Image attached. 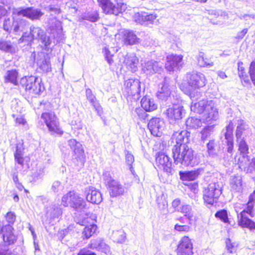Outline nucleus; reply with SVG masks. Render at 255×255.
<instances>
[{
  "label": "nucleus",
  "instance_id": "nucleus-1",
  "mask_svg": "<svg viewBox=\"0 0 255 255\" xmlns=\"http://www.w3.org/2000/svg\"><path fill=\"white\" fill-rule=\"evenodd\" d=\"M179 147L172 148V156L174 163L185 166H193L199 163L195 151L188 144L180 145Z\"/></svg>",
  "mask_w": 255,
  "mask_h": 255
},
{
  "label": "nucleus",
  "instance_id": "nucleus-2",
  "mask_svg": "<svg viewBox=\"0 0 255 255\" xmlns=\"http://www.w3.org/2000/svg\"><path fill=\"white\" fill-rule=\"evenodd\" d=\"M255 200V191H254L249 197V200L247 204V207L244 209L240 213L238 210L240 208L241 204H236L235 207L236 212L237 214L238 224L242 228H248L251 230H255V222L249 219L248 215L251 217L254 216V201Z\"/></svg>",
  "mask_w": 255,
  "mask_h": 255
},
{
  "label": "nucleus",
  "instance_id": "nucleus-3",
  "mask_svg": "<svg viewBox=\"0 0 255 255\" xmlns=\"http://www.w3.org/2000/svg\"><path fill=\"white\" fill-rule=\"evenodd\" d=\"M222 186L219 182H212L203 191L204 202L209 205L216 202L222 194Z\"/></svg>",
  "mask_w": 255,
  "mask_h": 255
},
{
  "label": "nucleus",
  "instance_id": "nucleus-4",
  "mask_svg": "<svg viewBox=\"0 0 255 255\" xmlns=\"http://www.w3.org/2000/svg\"><path fill=\"white\" fill-rule=\"evenodd\" d=\"M27 25V21L19 18H16L6 17L4 19L2 24L3 29L8 33L13 32L17 33L23 31Z\"/></svg>",
  "mask_w": 255,
  "mask_h": 255
},
{
  "label": "nucleus",
  "instance_id": "nucleus-5",
  "mask_svg": "<svg viewBox=\"0 0 255 255\" xmlns=\"http://www.w3.org/2000/svg\"><path fill=\"white\" fill-rule=\"evenodd\" d=\"M20 85L25 88L26 91L35 94H40L43 89L40 81L34 76H25L20 80Z\"/></svg>",
  "mask_w": 255,
  "mask_h": 255
},
{
  "label": "nucleus",
  "instance_id": "nucleus-6",
  "mask_svg": "<svg viewBox=\"0 0 255 255\" xmlns=\"http://www.w3.org/2000/svg\"><path fill=\"white\" fill-rule=\"evenodd\" d=\"M42 119L51 134H63L59 123L55 114L52 113H44L41 115Z\"/></svg>",
  "mask_w": 255,
  "mask_h": 255
},
{
  "label": "nucleus",
  "instance_id": "nucleus-7",
  "mask_svg": "<svg viewBox=\"0 0 255 255\" xmlns=\"http://www.w3.org/2000/svg\"><path fill=\"white\" fill-rule=\"evenodd\" d=\"M98 1L106 14L118 15L127 8L126 4L122 2L118 3L116 5L110 0H98Z\"/></svg>",
  "mask_w": 255,
  "mask_h": 255
},
{
  "label": "nucleus",
  "instance_id": "nucleus-8",
  "mask_svg": "<svg viewBox=\"0 0 255 255\" xmlns=\"http://www.w3.org/2000/svg\"><path fill=\"white\" fill-rule=\"evenodd\" d=\"M124 92L127 97H132L134 100L138 99L140 92V82L138 79H129L124 83Z\"/></svg>",
  "mask_w": 255,
  "mask_h": 255
},
{
  "label": "nucleus",
  "instance_id": "nucleus-9",
  "mask_svg": "<svg viewBox=\"0 0 255 255\" xmlns=\"http://www.w3.org/2000/svg\"><path fill=\"white\" fill-rule=\"evenodd\" d=\"M30 35L32 40H38L40 41L46 49L51 43V40L46 32L39 27L31 26L30 28Z\"/></svg>",
  "mask_w": 255,
  "mask_h": 255
},
{
  "label": "nucleus",
  "instance_id": "nucleus-10",
  "mask_svg": "<svg viewBox=\"0 0 255 255\" xmlns=\"http://www.w3.org/2000/svg\"><path fill=\"white\" fill-rule=\"evenodd\" d=\"M175 89V86L169 79L165 78L164 81L159 85L156 96L159 99L166 100Z\"/></svg>",
  "mask_w": 255,
  "mask_h": 255
},
{
  "label": "nucleus",
  "instance_id": "nucleus-11",
  "mask_svg": "<svg viewBox=\"0 0 255 255\" xmlns=\"http://www.w3.org/2000/svg\"><path fill=\"white\" fill-rule=\"evenodd\" d=\"M142 70L146 75H153L160 73L162 70V65L154 60L141 61Z\"/></svg>",
  "mask_w": 255,
  "mask_h": 255
},
{
  "label": "nucleus",
  "instance_id": "nucleus-12",
  "mask_svg": "<svg viewBox=\"0 0 255 255\" xmlns=\"http://www.w3.org/2000/svg\"><path fill=\"white\" fill-rule=\"evenodd\" d=\"M187 80L189 86L199 89L205 85V77L200 72H192L187 74Z\"/></svg>",
  "mask_w": 255,
  "mask_h": 255
},
{
  "label": "nucleus",
  "instance_id": "nucleus-13",
  "mask_svg": "<svg viewBox=\"0 0 255 255\" xmlns=\"http://www.w3.org/2000/svg\"><path fill=\"white\" fill-rule=\"evenodd\" d=\"M148 128L153 136L160 137L164 128V122L160 118H152L148 122Z\"/></svg>",
  "mask_w": 255,
  "mask_h": 255
},
{
  "label": "nucleus",
  "instance_id": "nucleus-14",
  "mask_svg": "<svg viewBox=\"0 0 255 255\" xmlns=\"http://www.w3.org/2000/svg\"><path fill=\"white\" fill-rule=\"evenodd\" d=\"M12 15H22L33 20L39 19L43 15V13L39 9L27 7L25 9H13Z\"/></svg>",
  "mask_w": 255,
  "mask_h": 255
},
{
  "label": "nucleus",
  "instance_id": "nucleus-15",
  "mask_svg": "<svg viewBox=\"0 0 255 255\" xmlns=\"http://www.w3.org/2000/svg\"><path fill=\"white\" fill-rule=\"evenodd\" d=\"M218 117V112L213 101H211L206 107V112L204 113L203 120L207 124H212Z\"/></svg>",
  "mask_w": 255,
  "mask_h": 255
},
{
  "label": "nucleus",
  "instance_id": "nucleus-16",
  "mask_svg": "<svg viewBox=\"0 0 255 255\" xmlns=\"http://www.w3.org/2000/svg\"><path fill=\"white\" fill-rule=\"evenodd\" d=\"M189 133L184 130H179L174 132L172 136V141L175 143L172 148L180 147V145L188 144L189 141Z\"/></svg>",
  "mask_w": 255,
  "mask_h": 255
},
{
  "label": "nucleus",
  "instance_id": "nucleus-17",
  "mask_svg": "<svg viewBox=\"0 0 255 255\" xmlns=\"http://www.w3.org/2000/svg\"><path fill=\"white\" fill-rule=\"evenodd\" d=\"M177 255H193V245L191 240L186 236L182 238L177 249Z\"/></svg>",
  "mask_w": 255,
  "mask_h": 255
},
{
  "label": "nucleus",
  "instance_id": "nucleus-18",
  "mask_svg": "<svg viewBox=\"0 0 255 255\" xmlns=\"http://www.w3.org/2000/svg\"><path fill=\"white\" fill-rule=\"evenodd\" d=\"M166 60L165 67L170 72L179 68L183 64L182 55L171 54L167 56Z\"/></svg>",
  "mask_w": 255,
  "mask_h": 255
},
{
  "label": "nucleus",
  "instance_id": "nucleus-19",
  "mask_svg": "<svg viewBox=\"0 0 255 255\" xmlns=\"http://www.w3.org/2000/svg\"><path fill=\"white\" fill-rule=\"evenodd\" d=\"M156 164L160 169L166 172L171 171L172 162L170 158L164 153H158L156 157Z\"/></svg>",
  "mask_w": 255,
  "mask_h": 255
},
{
  "label": "nucleus",
  "instance_id": "nucleus-20",
  "mask_svg": "<svg viewBox=\"0 0 255 255\" xmlns=\"http://www.w3.org/2000/svg\"><path fill=\"white\" fill-rule=\"evenodd\" d=\"M87 201L93 204H99L103 200L101 193L95 187L89 186L86 188Z\"/></svg>",
  "mask_w": 255,
  "mask_h": 255
},
{
  "label": "nucleus",
  "instance_id": "nucleus-21",
  "mask_svg": "<svg viewBox=\"0 0 255 255\" xmlns=\"http://www.w3.org/2000/svg\"><path fill=\"white\" fill-rule=\"evenodd\" d=\"M2 235L3 242L8 245L13 244L16 241V236L13 233V228L10 225L3 226L0 232Z\"/></svg>",
  "mask_w": 255,
  "mask_h": 255
},
{
  "label": "nucleus",
  "instance_id": "nucleus-22",
  "mask_svg": "<svg viewBox=\"0 0 255 255\" xmlns=\"http://www.w3.org/2000/svg\"><path fill=\"white\" fill-rule=\"evenodd\" d=\"M68 144L71 149L73 150L75 158L79 160L82 163H83L85 156L82 144L74 139H69L68 141Z\"/></svg>",
  "mask_w": 255,
  "mask_h": 255
},
{
  "label": "nucleus",
  "instance_id": "nucleus-23",
  "mask_svg": "<svg viewBox=\"0 0 255 255\" xmlns=\"http://www.w3.org/2000/svg\"><path fill=\"white\" fill-rule=\"evenodd\" d=\"M183 107L178 105H173L166 111V114L170 123L182 118Z\"/></svg>",
  "mask_w": 255,
  "mask_h": 255
},
{
  "label": "nucleus",
  "instance_id": "nucleus-24",
  "mask_svg": "<svg viewBox=\"0 0 255 255\" xmlns=\"http://www.w3.org/2000/svg\"><path fill=\"white\" fill-rule=\"evenodd\" d=\"M89 248L93 250H96L98 251L108 254L110 253L109 246L107 245L101 239H97L91 241Z\"/></svg>",
  "mask_w": 255,
  "mask_h": 255
},
{
  "label": "nucleus",
  "instance_id": "nucleus-25",
  "mask_svg": "<svg viewBox=\"0 0 255 255\" xmlns=\"http://www.w3.org/2000/svg\"><path fill=\"white\" fill-rule=\"evenodd\" d=\"M123 40L127 45L136 44L140 42V39L137 37L135 33L130 30H124L123 31Z\"/></svg>",
  "mask_w": 255,
  "mask_h": 255
},
{
  "label": "nucleus",
  "instance_id": "nucleus-26",
  "mask_svg": "<svg viewBox=\"0 0 255 255\" xmlns=\"http://www.w3.org/2000/svg\"><path fill=\"white\" fill-rule=\"evenodd\" d=\"M233 124L231 122L226 127V131L225 133V138L226 140L227 151L232 153L234 148V141L233 137Z\"/></svg>",
  "mask_w": 255,
  "mask_h": 255
},
{
  "label": "nucleus",
  "instance_id": "nucleus-27",
  "mask_svg": "<svg viewBox=\"0 0 255 255\" xmlns=\"http://www.w3.org/2000/svg\"><path fill=\"white\" fill-rule=\"evenodd\" d=\"M110 194L112 197H117L123 195L125 192V188L119 182L116 180L112 181L108 185Z\"/></svg>",
  "mask_w": 255,
  "mask_h": 255
},
{
  "label": "nucleus",
  "instance_id": "nucleus-28",
  "mask_svg": "<svg viewBox=\"0 0 255 255\" xmlns=\"http://www.w3.org/2000/svg\"><path fill=\"white\" fill-rule=\"evenodd\" d=\"M138 62V58L134 54L127 55L125 57L124 63L127 68L132 72L137 71Z\"/></svg>",
  "mask_w": 255,
  "mask_h": 255
},
{
  "label": "nucleus",
  "instance_id": "nucleus-29",
  "mask_svg": "<svg viewBox=\"0 0 255 255\" xmlns=\"http://www.w3.org/2000/svg\"><path fill=\"white\" fill-rule=\"evenodd\" d=\"M62 213V210L58 204H52L47 207L46 216L51 219L58 218Z\"/></svg>",
  "mask_w": 255,
  "mask_h": 255
},
{
  "label": "nucleus",
  "instance_id": "nucleus-30",
  "mask_svg": "<svg viewBox=\"0 0 255 255\" xmlns=\"http://www.w3.org/2000/svg\"><path fill=\"white\" fill-rule=\"evenodd\" d=\"M141 107L146 112H151L157 109V106L154 100L149 96L143 97L140 101Z\"/></svg>",
  "mask_w": 255,
  "mask_h": 255
},
{
  "label": "nucleus",
  "instance_id": "nucleus-31",
  "mask_svg": "<svg viewBox=\"0 0 255 255\" xmlns=\"http://www.w3.org/2000/svg\"><path fill=\"white\" fill-rule=\"evenodd\" d=\"M179 210V212L184 214V217L187 220V223L189 225H192L195 218L194 216L191 206L189 205L183 204Z\"/></svg>",
  "mask_w": 255,
  "mask_h": 255
},
{
  "label": "nucleus",
  "instance_id": "nucleus-32",
  "mask_svg": "<svg viewBox=\"0 0 255 255\" xmlns=\"http://www.w3.org/2000/svg\"><path fill=\"white\" fill-rule=\"evenodd\" d=\"M211 101V100L208 101L206 100H202L198 102H192L191 106V111L199 114L204 113L206 112V107H207V105L209 104V103Z\"/></svg>",
  "mask_w": 255,
  "mask_h": 255
},
{
  "label": "nucleus",
  "instance_id": "nucleus-33",
  "mask_svg": "<svg viewBox=\"0 0 255 255\" xmlns=\"http://www.w3.org/2000/svg\"><path fill=\"white\" fill-rule=\"evenodd\" d=\"M201 170V169H197L189 171H180L179 175L183 181H193L198 177Z\"/></svg>",
  "mask_w": 255,
  "mask_h": 255
},
{
  "label": "nucleus",
  "instance_id": "nucleus-34",
  "mask_svg": "<svg viewBox=\"0 0 255 255\" xmlns=\"http://www.w3.org/2000/svg\"><path fill=\"white\" fill-rule=\"evenodd\" d=\"M70 207L75 211L81 212L86 208V202L83 198L76 193Z\"/></svg>",
  "mask_w": 255,
  "mask_h": 255
},
{
  "label": "nucleus",
  "instance_id": "nucleus-35",
  "mask_svg": "<svg viewBox=\"0 0 255 255\" xmlns=\"http://www.w3.org/2000/svg\"><path fill=\"white\" fill-rule=\"evenodd\" d=\"M86 95L87 100L93 106L98 113H99L101 111L102 108L95 96L92 93V90L89 88L87 89L86 90Z\"/></svg>",
  "mask_w": 255,
  "mask_h": 255
},
{
  "label": "nucleus",
  "instance_id": "nucleus-36",
  "mask_svg": "<svg viewBox=\"0 0 255 255\" xmlns=\"http://www.w3.org/2000/svg\"><path fill=\"white\" fill-rule=\"evenodd\" d=\"M231 190L235 192H239L242 189V178L240 176H232L230 179Z\"/></svg>",
  "mask_w": 255,
  "mask_h": 255
},
{
  "label": "nucleus",
  "instance_id": "nucleus-37",
  "mask_svg": "<svg viewBox=\"0 0 255 255\" xmlns=\"http://www.w3.org/2000/svg\"><path fill=\"white\" fill-rule=\"evenodd\" d=\"M0 50L5 52L14 53L16 51V47L10 41H0Z\"/></svg>",
  "mask_w": 255,
  "mask_h": 255
},
{
  "label": "nucleus",
  "instance_id": "nucleus-38",
  "mask_svg": "<svg viewBox=\"0 0 255 255\" xmlns=\"http://www.w3.org/2000/svg\"><path fill=\"white\" fill-rule=\"evenodd\" d=\"M37 64L38 67L44 72H48L51 70V64L49 58L48 57H44L38 59Z\"/></svg>",
  "mask_w": 255,
  "mask_h": 255
},
{
  "label": "nucleus",
  "instance_id": "nucleus-39",
  "mask_svg": "<svg viewBox=\"0 0 255 255\" xmlns=\"http://www.w3.org/2000/svg\"><path fill=\"white\" fill-rule=\"evenodd\" d=\"M74 191H69L62 198L61 204L65 207H71L76 195Z\"/></svg>",
  "mask_w": 255,
  "mask_h": 255
},
{
  "label": "nucleus",
  "instance_id": "nucleus-40",
  "mask_svg": "<svg viewBox=\"0 0 255 255\" xmlns=\"http://www.w3.org/2000/svg\"><path fill=\"white\" fill-rule=\"evenodd\" d=\"M204 53L200 52L197 56L198 64L201 67H211L213 66V62L210 61L207 58H205Z\"/></svg>",
  "mask_w": 255,
  "mask_h": 255
},
{
  "label": "nucleus",
  "instance_id": "nucleus-41",
  "mask_svg": "<svg viewBox=\"0 0 255 255\" xmlns=\"http://www.w3.org/2000/svg\"><path fill=\"white\" fill-rule=\"evenodd\" d=\"M186 125L188 128L196 129L201 126L202 122L199 119L190 117L186 120Z\"/></svg>",
  "mask_w": 255,
  "mask_h": 255
},
{
  "label": "nucleus",
  "instance_id": "nucleus-42",
  "mask_svg": "<svg viewBox=\"0 0 255 255\" xmlns=\"http://www.w3.org/2000/svg\"><path fill=\"white\" fill-rule=\"evenodd\" d=\"M23 155V148L22 147V145L18 144L16 146V149L14 154V158L15 161L21 165H22L23 164L24 159Z\"/></svg>",
  "mask_w": 255,
  "mask_h": 255
},
{
  "label": "nucleus",
  "instance_id": "nucleus-43",
  "mask_svg": "<svg viewBox=\"0 0 255 255\" xmlns=\"http://www.w3.org/2000/svg\"><path fill=\"white\" fill-rule=\"evenodd\" d=\"M214 125L205 127L201 131V139L202 141L206 140L213 133L214 131Z\"/></svg>",
  "mask_w": 255,
  "mask_h": 255
},
{
  "label": "nucleus",
  "instance_id": "nucleus-44",
  "mask_svg": "<svg viewBox=\"0 0 255 255\" xmlns=\"http://www.w3.org/2000/svg\"><path fill=\"white\" fill-rule=\"evenodd\" d=\"M97 226L95 224L90 225L85 227L83 232V236L86 239L90 238L96 231Z\"/></svg>",
  "mask_w": 255,
  "mask_h": 255
},
{
  "label": "nucleus",
  "instance_id": "nucleus-45",
  "mask_svg": "<svg viewBox=\"0 0 255 255\" xmlns=\"http://www.w3.org/2000/svg\"><path fill=\"white\" fill-rule=\"evenodd\" d=\"M217 144L214 139L210 140L207 144V152L210 156L216 155V147Z\"/></svg>",
  "mask_w": 255,
  "mask_h": 255
},
{
  "label": "nucleus",
  "instance_id": "nucleus-46",
  "mask_svg": "<svg viewBox=\"0 0 255 255\" xmlns=\"http://www.w3.org/2000/svg\"><path fill=\"white\" fill-rule=\"evenodd\" d=\"M18 73L15 70L8 71L7 72V75L5 77V80L6 81H8L16 85L17 84V78Z\"/></svg>",
  "mask_w": 255,
  "mask_h": 255
},
{
  "label": "nucleus",
  "instance_id": "nucleus-47",
  "mask_svg": "<svg viewBox=\"0 0 255 255\" xmlns=\"http://www.w3.org/2000/svg\"><path fill=\"white\" fill-rule=\"evenodd\" d=\"M215 216L217 218H219L225 223H229L227 210L224 209L221 210L216 212Z\"/></svg>",
  "mask_w": 255,
  "mask_h": 255
},
{
  "label": "nucleus",
  "instance_id": "nucleus-48",
  "mask_svg": "<svg viewBox=\"0 0 255 255\" xmlns=\"http://www.w3.org/2000/svg\"><path fill=\"white\" fill-rule=\"evenodd\" d=\"M0 255H18V253L14 250H9L7 246L0 244Z\"/></svg>",
  "mask_w": 255,
  "mask_h": 255
},
{
  "label": "nucleus",
  "instance_id": "nucleus-49",
  "mask_svg": "<svg viewBox=\"0 0 255 255\" xmlns=\"http://www.w3.org/2000/svg\"><path fill=\"white\" fill-rule=\"evenodd\" d=\"M238 69L239 71V76L241 79H243L245 82H249L248 77L246 75L245 72V68L243 67V63L240 61L238 63Z\"/></svg>",
  "mask_w": 255,
  "mask_h": 255
},
{
  "label": "nucleus",
  "instance_id": "nucleus-50",
  "mask_svg": "<svg viewBox=\"0 0 255 255\" xmlns=\"http://www.w3.org/2000/svg\"><path fill=\"white\" fill-rule=\"evenodd\" d=\"M145 12L141 11L140 12H136L135 13L133 16V20L140 24H144L145 21L144 18L145 19Z\"/></svg>",
  "mask_w": 255,
  "mask_h": 255
},
{
  "label": "nucleus",
  "instance_id": "nucleus-51",
  "mask_svg": "<svg viewBox=\"0 0 255 255\" xmlns=\"http://www.w3.org/2000/svg\"><path fill=\"white\" fill-rule=\"evenodd\" d=\"M158 207L160 210L162 212H165L167 210L168 204L167 201L164 198L158 197L157 199Z\"/></svg>",
  "mask_w": 255,
  "mask_h": 255
},
{
  "label": "nucleus",
  "instance_id": "nucleus-52",
  "mask_svg": "<svg viewBox=\"0 0 255 255\" xmlns=\"http://www.w3.org/2000/svg\"><path fill=\"white\" fill-rule=\"evenodd\" d=\"M103 52L109 64L110 65H112L114 63V60L113 59L114 55L111 53L109 49L106 46L103 49Z\"/></svg>",
  "mask_w": 255,
  "mask_h": 255
},
{
  "label": "nucleus",
  "instance_id": "nucleus-53",
  "mask_svg": "<svg viewBox=\"0 0 255 255\" xmlns=\"http://www.w3.org/2000/svg\"><path fill=\"white\" fill-rule=\"evenodd\" d=\"M239 143V150L243 154H247L248 152V145L244 139H241Z\"/></svg>",
  "mask_w": 255,
  "mask_h": 255
},
{
  "label": "nucleus",
  "instance_id": "nucleus-54",
  "mask_svg": "<svg viewBox=\"0 0 255 255\" xmlns=\"http://www.w3.org/2000/svg\"><path fill=\"white\" fill-rule=\"evenodd\" d=\"M192 225H189L188 223L187 225H178L176 224L174 227L175 230L179 232H188L191 231Z\"/></svg>",
  "mask_w": 255,
  "mask_h": 255
},
{
  "label": "nucleus",
  "instance_id": "nucleus-55",
  "mask_svg": "<svg viewBox=\"0 0 255 255\" xmlns=\"http://www.w3.org/2000/svg\"><path fill=\"white\" fill-rule=\"evenodd\" d=\"M134 161L133 155L128 151H126V161L127 165L129 167L130 171H132V164Z\"/></svg>",
  "mask_w": 255,
  "mask_h": 255
},
{
  "label": "nucleus",
  "instance_id": "nucleus-56",
  "mask_svg": "<svg viewBox=\"0 0 255 255\" xmlns=\"http://www.w3.org/2000/svg\"><path fill=\"white\" fill-rule=\"evenodd\" d=\"M145 25H147L149 24L153 23L154 21L156 20L157 18V15L155 14H148L147 13L145 12Z\"/></svg>",
  "mask_w": 255,
  "mask_h": 255
},
{
  "label": "nucleus",
  "instance_id": "nucleus-57",
  "mask_svg": "<svg viewBox=\"0 0 255 255\" xmlns=\"http://www.w3.org/2000/svg\"><path fill=\"white\" fill-rule=\"evenodd\" d=\"M226 248L229 253L234 252L236 249V244L232 243L230 239H227L226 240Z\"/></svg>",
  "mask_w": 255,
  "mask_h": 255
},
{
  "label": "nucleus",
  "instance_id": "nucleus-58",
  "mask_svg": "<svg viewBox=\"0 0 255 255\" xmlns=\"http://www.w3.org/2000/svg\"><path fill=\"white\" fill-rule=\"evenodd\" d=\"M249 72L251 80L255 85V60L251 63Z\"/></svg>",
  "mask_w": 255,
  "mask_h": 255
},
{
  "label": "nucleus",
  "instance_id": "nucleus-59",
  "mask_svg": "<svg viewBox=\"0 0 255 255\" xmlns=\"http://www.w3.org/2000/svg\"><path fill=\"white\" fill-rule=\"evenodd\" d=\"M63 189V186L59 181H55L53 183L51 189L55 193L61 191Z\"/></svg>",
  "mask_w": 255,
  "mask_h": 255
},
{
  "label": "nucleus",
  "instance_id": "nucleus-60",
  "mask_svg": "<svg viewBox=\"0 0 255 255\" xmlns=\"http://www.w3.org/2000/svg\"><path fill=\"white\" fill-rule=\"evenodd\" d=\"M244 129L245 128L242 124H241L240 126L237 127L236 131V137L237 138V141H239L241 139H242V136Z\"/></svg>",
  "mask_w": 255,
  "mask_h": 255
},
{
  "label": "nucleus",
  "instance_id": "nucleus-61",
  "mask_svg": "<svg viewBox=\"0 0 255 255\" xmlns=\"http://www.w3.org/2000/svg\"><path fill=\"white\" fill-rule=\"evenodd\" d=\"M103 178L105 181V183L107 186L110 184L112 181H114L111 176V175L109 172H105L103 174Z\"/></svg>",
  "mask_w": 255,
  "mask_h": 255
},
{
  "label": "nucleus",
  "instance_id": "nucleus-62",
  "mask_svg": "<svg viewBox=\"0 0 255 255\" xmlns=\"http://www.w3.org/2000/svg\"><path fill=\"white\" fill-rule=\"evenodd\" d=\"M209 13L211 15H214L216 17L221 16V17H223L224 19H225L226 17H227V15L226 14V12L224 11H219L215 10H209Z\"/></svg>",
  "mask_w": 255,
  "mask_h": 255
},
{
  "label": "nucleus",
  "instance_id": "nucleus-63",
  "mask_svg": "<svg viewBox=\"0 0 255 255\" xmlns=\"http://www.w3.org/2000/svg\"><path fill=\"white\" fill-rule=\"evenodd\" d=\"M6 221L9 223H13L15 220L16 216L13 212H8L6 215Z\"/></svg>",
  "mask_w": 255,
  "mask_h": 255
},
{
  "label": "nucleus",
  "instance_id": "nucleus-64",
  "mask_svg": "<svg viewBox=\"0 0 255 255\" xmlns=\"http://www.w3.org/2000/svg\"><path fill=\"white\" fill-rule=\"evenodd\" d=\"M47 9L52 14H58L61 12V10L58 7H55L53 5H49L47 7Z\"/></svg>",
  "mask_w": 255,
  "mask_h": 255
}]
</instances>
